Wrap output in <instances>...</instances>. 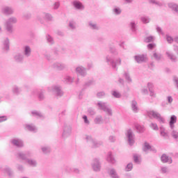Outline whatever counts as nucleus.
Here are the masks:
<instances>
[{"mask_svg": "<svg viewBox=\"0 0 178 178\" xmlns=\"http://www.w3.org/2000/svg\"><path fill=\"white\" fill-rule=\"evenodd\" d=\"M147 115L150 119H152V118H154V119H156L159 123H165V118H163V117H162V115H161L158 112L154 111H147Z\"/></svg>", "mask_w": 178, "mask_h": 178, "instance_id": "5", "label": "nucleus"}, {"mask_svg": "<svg viewBox=\"0 0 178 178\" xmlns=\"http://www.w3.org/2000/svg\"><path fill=\"white\" fill-rule=\"evenodd\" d=\"M33 116H37L38 118H42V114L41 113L34 111L31 112Z\"/></svg>", "mask_w": 178, "mask_h": 178, "instance_id": "49", "label": "nucleus"}, {"mask_svg": "<svg viewBox=\"0 0 178 178\" xmlns=\"http://www.w3.org/2000/svg\"><path fill=\"white\" fill-rule=\"evenodd\" d=\"M21 158L23 161H25V162L28 163V165H29L30 166H32L33 168H35V166H37V161L35 160L27 159L26 157L24 156Z\"/></svg>", "mask_w": 178, "mask_h": 178, "instance_id": "14", "label": "nucleus"}, {"mask_svg": "<svg viewBox=\"0 0 178 178\" xmlns=\"http://www.w3.org/2000/svg\"><path fill=\"white\" fill-rule=\"evenodd\" d=\"M133 170V163H129L125 167V172H131Z\"/></svg>", "mask_w": 178, "mask_h": 178, "instance_id": "39", "label": "nucleus"}, {"mask_svg": "<svg viewBox=\"0 0 178 178\" xmlns=\"http://www.w3.org/2000/svg\"><path fill=\"white\" fill-rule=\"evenodd\" d=\"M76 72L77 74L82 76V77H85L87 76V72L86 71V68L83 66H79L76 68Z\"/></svg>", "mask_w": 178, "mask_h": 178, "instance_id": "15", "label": "nucleus"}, {"mask_svg": "<svg viewBox=\"0 0 178 178\" xmlns=\"http://www.w3.org/2000/svg\"><path fill=\"white\" fill-rule=\"evenodd\" d=\"M162 173H168V168L166 167H161Z\"/></svg>", "mask_w": 178, "mask_h": 178, "instance_id": "64", "label": "nucleus"}, {"mask_svg": "<svg viewBox=\"0 0 178 178\" xmlns=\"http://www.w3.org/2000/svg\"><path fill=\"white\" fill-rule=\"evenodd\" d=\"M166 40L168 44H172L173 41H175V39H173L172 37L169 36V35H166Z\"/></svg>", "mask_w": 178, "mask_h": 178, "instance_id": "51", "label": "nucleus"}, {"mask_svg": "<svg viewBox=\"0 0 178 178\" xmlns=\"http://www.w3.org/2000/svg\"><path fill=\"white\" fill-rule=\"evenodd\" d=\"M171 136H172V137H173V138H175V140H177V138H178V132H177V131L173 130L171 133Z\"/></svg>", "mask_w": 178, "mask_h": 178, "instance_id": "52", "label": "nucleus"}, {"mask_svg": "<svg viewBox=\"0 0 178 178\" xmlns=\"http://www.w3.org/2000/svg\"><path fill=\"white\" fill-rule=\"evenodd\" d=\"M83 119L85 124H90V121L88 120V118H87V115H83Z\"/></svg>", "mask_w": 178, "mask_h": 178, "instance_id": "58", "label": "nucleus"}, {"mask_svg": "<svg viewBox=\"0 0 178 178\" xmlns=\"http://www.w3.org/2000/svg\"><path fill=\"white\" fill-rule=\"evenodd\" d=\"M143 152H156V149L147 142H145L143 146Z\"/></svg>", "mask_w": 178, "mask_h": 178, "instance_id": "9", "label": "nucleus"}, {"mask_svg": "<svg viewBox=\"0 0 178 178\" xmlns=\"http://www.w3.org/2000/svg\"><path fill=\"white\" fill-rule=\"evenodd\" d=\"M23 54H24V56H25V58H29L30 56H31V48L30 47V46H24L23 48Z\"/></svg>", "mask_w": 178, "mask_h": 178, "instance_id": "16", "label": "nucleus"}, {"mask_svg": "<svg viewBox=\"0 0 178 178\" xmlns=\"http://www.w3.org/2000/svg\"><path fill=\"white\" fill-rule=\"evenodd\" d=\"M44 58H45L47 60H51V54H49V53H46V54H44Z\"/></svg>", "mask_w": 178, "mask_h": 178, "instance_id": "62", "label": "nucleus"}, {"mask_svg": "<svg viewBox=\"0 0 178 178\" xmlns=\"http://www.w3.org/2000/svg\"><path fill=\"white\" fill-rule=\"evenodd\" d=\"M5 171L8 175V176H10V177H12L13 176V171L12 170V169H10V168H6Z\"/></svg>", "mask_w": 178, "mask_h": 178, "instance_id": "43", "label": "nucleus"}, {"mask_svg": "<svg viewBox=\"0 0 178 178\" xmlns=\"http://www.w3.org/2000/svg\"><path fill=\"white\" fill-rule=\"evenodd\" d=\"M124 76L125 79L127 80V81H128V83H131L132 80H131V78L130 77V74H129V73L125 72L124 74Z\"/></svg>", "mask_w": 178, "mask_h": 178, "instance_id": "47", "label": "nucleus"}, {"mask_svg": "<svg viewBox=\"0 0 178 178\" xmlns=\"http://www.w3.org/2000/svg\"><path fill=\"white\" fill-rule=\"evenodd\" d=\"M72 3L76 9H79L80 10H83V9H84V6H83V3L79 1H74Z\"/></svg>", "mask_w": 178, "mask_h": 178, "instance_id": "24", "label": "nucleus"}, {"mask_svg": "<svg viewBox=\"0 0 178 178\" xmlns=\"http://www.w3.org/2000/svg\"><path fill=\"white\" fill-rule=\"evenodd\" d=\"M126 136H127L128 144L131 146L134 145L135 140H134V133H133V130L128 129L127 131Z\"/></svg>", "mask_w": 178, "mask_h": 178, "instance_id": "7", "label": "nucleus"}, {"mask_svg": "<svg viewBox=\"0 0 178 178\" xmlns=\"http://www.w3.org/2000/svg\"><path fill=\"white\" fill-rule=\"evenodd\" d=\"M17 23V18L15 17H10L5 24L6 29L8 33L13 32V24H16Z\"/></svg>", "mask_w": 178, "mask_h": 178, "instance_id": "3", "label": "nucleus"}, {"mask_svg": "<svg viewBox=\"0 0 178 178\" xmlns=\"http://www.w3.org/2000/svg\"><path fill=\"white\" fill-rule=\"evenodd\" d=\"M130 26L131 31H133V33H136V31H137V24L135 22H131Z\"/></svg>", "mask_w": 178, "mask_h": 178, "instance_id": "36", "label": "nucleus"}, {"mask_svg": "<svg viewBox=\"0 0 178 178\" xmlns=\"http://www.w3.org/2000/svg\"><path fill=\"white\" fill-rule=\"evenodd\" d=\"M131 106L133 112H135V113L138 112V106H137V102L136 100H133L131 102Z\"/></svg>", "mask_w": 178, "mask_h": 178, "instance_id": "26", "label": "nucleus"}, {"mask_svg": "<svg viewBox=\"0 0 178 178\" xmlns=\"http://www.w3.org/2000/svg\"><path fill=\"white\" fill-rule=\"evenodd\" d=\"M110 52L113 54V55H118V50H116V48L115 47H110Z\"/></svg>", "mask_w": 178, "mask_h": 178, "instance_id": "55", "label": "nucleus"}, {"mask_svg": "<svg viewBox=\"0 0 178 178\" xmlns=\"http://www.w3.org/2000/svg\"><path fill=\"white\" fill-rule=\"evenodd\" d=\"M17 168L19 172H24V167H23L22 165H18Z\"/></svg>", "mask_w": 178, "mask_h": 178, "instance_id": "59", "label": "nucleus"}, {"mask_svg": "<svg viewBox=\"0 0 178 178\" xmlns=\"http://www.w3.org/2000/svg\"><path fill=\"white\" fill-rule=\"evenodd\" d=\"M46 38H47V42L49 43V44H54V38L52 37V36H51V35H47V36H46Z\"/></svg>", "mask_w": 178, "mask_h": 178, "instance_id": "44", "label": "nucleus"}, {"mask_svg": "<svg viewBox=\"0 0 178 178\" xmlns=\"http://www.w3.org/2000/svg\"><path fill=\"white\" fill-rule=\"evenodd\" d=\"M140 20L143 23L145 24H147V23H149L151 19H149L148 17H141Z\"/></svg>", "mask_w": 178, "mask_h": 178, "instance_id": "40", "label": "nucleus"}, {"mask_svg": "<svg viewBox=\"0 0 178 178\" xmlns=\"http://www.w3.org/2000/svg\"><path fill=\"white\" fill-rule=\"evenodd\" d=\"M11 143L13 145H15V147H17L18 148H22L23 147V140L19 138H14L11 140Z\"/></svg>", "mask_w": 178, "mask_h": 178, "instance_id": "13", "label": "nucleus"}, {"mask_svg": "<svg viewBox=\"0 0 178 178\" xmlns=\"http://www.w3.org/2000/svg\"><path fill=\"white\" fill-rule=\"evenodd\" d=\"M153 57L156 60H161L163 58L162 54L161 53H156V52H154L153 54Z\"/></svg>", "mask_w": 178, "mask_h": 178, "instance_id": "34", "label": "nucleus"}, {"mask_svg": "<svg viewBox=\"0 0 178 178\" xmlns=\"http://www.w3.org/2000/svg\"><path fill=\"white\" fill-rule=\"evenodd\" d=\"M26 129L29 130V131H33L34 133L37 131V128L33 124H27Z\"/></svg>", "mask_w": 178, "mask_h": 178, "instance_id": "35", "label": "nucleus"}, {"mask_svg": "<svg viewBox=\"0 0 178 178\" xmlns=\"http://www.w3.org/2000/svg\"><path fill=\"white\" fill-rule=\"evenodd\" d=\"M14 59L15 62H17L18 63H22L24 59V56L20 53H17L14 56Z\"/></svg>", "mask_w": 178, "mask_h": 178, "instance_id": "21", "label": "nucleus"}, {"mask_svg": "<svg viewBox=\"0 0 178 178\" xmlns=\"http://www.w3.org/2000/svg\"><path fill=\"white\" fill-rule=\"evenodd\" d=\"M134 58L137 63H143V62H146L147 60V56L144 54L135 56Z\"/></svg>", "mask_w": 178, "mask_h": 178, "instance_id": "17", "label": "nucleus"}, {"mask_svg": "<svg viewBox=\"0 0 178 178\" xmlns=\"http://www.w3.org/2000/svg\"><path fill=\"white\" fill-rule=\"evenodd\" d=\"M108 175L111 178H120V176L118 174V170L114 168L108 170Z\"/></svg>", "mask_w": 178, "mask_h": 178, "instance_id": "11", "label": "nucleus"}, {"mask_svg": "<svg viewBox=\"0 0 178 178\" xmlns=\"http://www.w3.org/2000/svg\"><path fill=\"white\" fill-rule=\"evenodd\" d=\"M176 122H177V117H176V115H173L170 117V127L172 130H173V129H175V123H176Z\"/></svg>", "mask_w": 178, "mask_h": 178, "instance_id": "20", "label": "nucleus"}, {"mask_svg": "<svg viewBox=\"0 0 178 178\" xmlns=\"http://www.w3.org/2000/svg\"><path fill=\"white\" fill-rule=\"evenodd\" d=\"M98 98H101L102 97H105V92H99L97 94Z\"/></svg>", "mask_w": 178, "mask_h": 178, "instance_id": "60", "label": "nucleus"}, {"mask_svg": "<svg viewBox=\"0 0 178 178\" xmlns=\"http://www.w3.org/2000/svg\"><path fill=\"white\" fill-rule=\"evenodd\" d=\"M69 27L71 29V30L76 29V22L74 21H70L69 22Z\"/></svg>", "mask_w": 178, "mask_h": 178, "instance_id": "46", "label": "nucleus"}, {"mask_svg": "<svg viewBox=\"0 0 178 178\" xmlns=\"http://www.w3.org/2000/svg\"><path fill=\"white\" fill-rule=\"evenodd\" d=\"M94 122L95 124H102L104 123V119H102V115H97L95 120Z\"/></svg>", "mask_w": 178, "mask_h": 178, "instance_id": "27", "label": "nucleus"}, {"mask_svg": "<svg viewBox=\"0 0 178 178\" xmlns=\"http://www.w3.org/2000/svg\"><path fill=\"white\" fill-rule=\"evenodd\" d=\"M106 62H107L108 65H111L112 69L115 71H118V66L122 65V59L120 58H118L115 60L111 56H106Z\"/></svg>", "mask_w": 178, "mask_h": 178, "instance_id": "2", "label": "nucleus"}, {"mask_svg": "<svg viewBox=\"0 0 178 178\" xmlns=\"http://www.w3.org/2000/svg\"><path fill=\"white\" fill-rule=\"evenodd\" d=\"M64 83H66L67 84H71V83H73V78L66 76L63 79Z\"/></svg>", "mask_w": 178, "mask_h": 178, "instance_id": "33", "label": "nucleus"}, {"mask_svg": "<svg viewBox=\"0 0 178 178\" xmlns=\"http://www.w3.org/2000/svg\"><path fill=\"white\" fill-rule=\"evenodd\" d=\"M42 151L44 154H48V152H51V147L49 146L42 147Z\"/></svg>", "mask_w": 178, "mask_h": 178, "instance_id": "41", "label": "nucleus"}, {"mask_svg": "<svg viewBox=\"0 0 178 178\" xmlns=\"http://www.w3.org/2000/svg\"><path fill=\"white\" fill-rule=\"evenodd\" d=\"M160 136L163 137L165 140H168V138H169V134H168L163 126L160 127Z\"/></svg>", "mask_w": 178, "mask_h": 178, "instance_id": "18", "label": "nucleus"}, {"mask_svg": "<svg viewBox=\"0 0 178 178\" xmlns=\"http://www.w3.org/2000/svg\"><path fill=\"white\" fill-rule=\"evenodd\" d=\"M147 88L150 92L149 95L150 97H153V98H155V92H154V84L152 83H147Z\"/></svg>", "mask_w": 178, "mask_h": 178, "instance_id": "22", "label": "nucleus"}, {"mask_svg": "<svg viewBox=\"0 0 178 178\" xmlns=\"http://www.w3.org/2000/svg\"><path fill=\"white\" fill-rule=\"evenodd\" d=\"M3 51H9V39L6 38L3 43Z\"/></svg>", "mask_w": 178, "mask_h": 178, "instance_id": "28", "label": "nucleus"}, {"mask_svg": "<svg viewBox=\"0 0 178 178\" xmlns=\"http://www.w3.org/2000/svg\"><path fill=\"white\" fill-rule=\"evenodd\" d=\"M12 91L13 94H15L16 95H19V94L22 92V89L16 86H14L13 87Z\"/></svg>", "mask_w": 178, "mask_h": 178, "instance_id": "29", "label": "nucleus"}, {"mask_svg": "<svg viewBox=\"0 0 178 178\" xmlns=\"http://www.w3.org/2000/svg\"><path fill=\"white\" fill-rule=\"evenodd\" d=\"M1 12L2 13H3V15H6V16H9V15H13L15 10H13L12 7L5 6L2 8Z\"/></svg>", "mask_w": 178, "mask_h": 178, "instance_id": "12", "label": "nucleus"}, {"mask_svg": "<svg viewBox=\"0 0 178 178\" xmlns=\"http://www.w3.org/2000/svg\"><path fill=\"white\" fill-rule=\"evenodd\" d=\"M134 162H135L136 165H140L141 162H143V159H141L140 156H134Z\"/></svg>", "mask_w": 178, "mask_h": 178, "instance_id": "37", "label": "nucleus"}, {"mask_svg": "<svg viewBox=\"0 0 178 178\" xmlns=\"http://www.w3.org/2000/svg\"><path fill=\"white\" fill-rule=\"evenodd\" d=\"M108 141H110V143H115L116 141V137L114 136H110L108 137Z\"/></svg>", "mask_w": 178, "mask_h": 178, "instance_id": "57", "label": "nucleus"}, {"mask_svg": "<svg viewBox=\"0 0 178 178\" xmlns=\"http://www.w3.org/2000/svg\"><path fill=\"white\" fill-rule=\"evenodd\" d=\"M150 3H153V5H156L157 6H163V3L157 1L156 0H149Z\"/></svg>", "mask_w": 178, "mask_h": 178, "instance_id": "38", "label": "nucleus"}, {"mask_svg": "<svg viewBox=\"0 0 178 178\" xmlns=\"http://www.w3.org/2000/svg\"><path fill=\"white\" fill-rule=\"evenodd\" d=\"M161 161L163 163H172V162H173V160L170 156H161Z\"/></svg>", "mask_w": 178, "mask_h": 178, "instance_id": "25", "label": "nucleus"}, {"mask_svg": "<svg viewBox=\"0 0 178 178\" xmlns=\"http://www.w3.org/2000/svg\"><path fill=\"white\" fill-rule=\"evenodd\" d=\"M88 115H90V116H94V115H95V110L92 108H89L88 109Z\"/></svg>", "mask_w": 178, "mask_h": 178, "instance_id": "48", "label": "nucleus"}, {"mask_svg": "<svg viewBox=\"0 0 178 178\" xmlns=\"http://www.w3.org/2000/svg\"><path fill=\"white\" fill-rule=\"evenodd\" d=\"M91 166L93 172H95L96 173L101 172V169H102L101 162L98 159L95 158L92 160L91 163Z\"/></svg>", "mask_w": 178, "mask_h": 178, "instance_id": "6", "label": "nucleus"}, {"mask_svg": "<svg viewBox=\"0 0 178 178\" xmlns=\"http://www.w3.org/2000/svg\"><path fill=\"white\" fill-rule=\"evenodd\" d=\"M44 19H46L47 20H52V15H51L50 14L44 13Z\"/></svg>", "mask_w": 178, "mask_h": 178, "instance_id": "54", "label": "nucleus"}, {"mask_svg": "<svg viewBox=\"0 0 178 178\" xmlns=\"http://www.w3.org/2000/svg\"><path fill=\"white\" fill-rule=\"evenodd\" d=\"M165 55L168 56V59H170L172 62H177V57L175 56L172 52L168 51L165 52Z\"/></svg>", "mask_w": 178, "mask_h": 178, "instance_id": "23", "label": "nucleus"}, {"mask_svg": "<svg viewBox=\"0 0 178 178\" xmlns=\"http://www.w3.org/2000/svg\"><path fill=\"white\" fill-rule=\"evenodd\" d=\"M89 27L92 30H99V26H98V25L94 22H89Z\"/></svg>", "mask_w": 178, "mask_h": 178, "instance_id": "32", "label": "nucleus"}, {"mask_svg": "<svg viewBox=\"0 0 178 178\" xmlns=\"http://www.w3.org/2000/svg\"><path fill=\"white\" fill-rule=\"evenodd\" d=\"M113 12L117 15H120V13H122V9L119 7H115L113 9Z\"/></svg>", "mask_w": 178, "mask_h": 178, "instance_id": "42", "label": "nucleus"}, {"mask_svg": "<svg viewBox=\"0 0 178 178\" xmlns=\"http://www.w3.org/2000/svg\"><path fill=\"white\" fill-rule=\"evenodd\" d=\"M154 47H155V44H154V43H150V44H147V48L149 49H154Z\"/></svg>", "mask_w": 178, "mask_h": 178, "instance_id": "63", "label": "nucleus"}, {"mask_svg": "<svg viewBox=\"0 0 178 178\" xmlns=\"http://www.w3.org/2000/svg\"><path fill=\"white\" fill-rule=\"evenodd\" d=\"M72 134V127H65L64 128V131L63 132V138H66V137H69Z\"/></svg>", "mask_w": 178, "mask_h": 178, "instance_id": "19", "label": "nucleus"}, {"mask_svg": "<svg viewBox=\"0 0 178 178\" xmlns=\"http://www.w3.org/2000/svg\"><path fill=\"white\" fill-rule=\"evenodd\" d=\"M85 138L86 141L89 143L92 148H99L101 145H104V143L102 141L95 140V139L92 138L90 136L86 135Z\"/></svg>", "mask_w": 178, "mask_h": 178, "instance_id": "4", "label": "nucleus"}, {"mask_svg": "<svg viewBox=\"0 0 178 178\" xmlns=\"http://www.w3.org/2000/svg\"><path fill=\"white\" fill-rule=\"evenodd\" d=\"M154 41V37L148 36L145 39V42H152Z\"/></svg>", "mask_w": 178, "mask_h": 178, "instance_id": "53", "label": "nucleus"}, {"mask_svg": "<svg viewBox=\"0 0 178 178\" xmlns=\"http://www.w3.org/2000/svg\"><path fill=\"white\" fill-rule=\"evenodd\" d=\"M135 128L136 129V131L138 133H144V126H141L138 124H135Z\"/></svg>", "mask_w": 178, "mask_h": 178, "instance_id": "30", "label": "nucleus"}, {"mask_svg": "<svg viewBox=\"0 0 178 178\" xmlns=\"http://www.w3.org/2000/svg\"><path fill=\"white\" fill-rule=\"evenodd\" d=\"M106 161L108 163H111V165H115V163H116V159L113 156H107Z\"/></svg>", "mask_w": 178, "mask_h": 178, "instance_id": "31", "label": "nucleus"}, {"mask_svg": "<svg viewBox=\"0 0 178 178\" xmlns=\"http://www.w3.org/2000/svg\"><path fill=\"white\" fill-rule=\"evenodd\" d=\"M150 127L152 129V130L158 131L159 130V128L158 127V125L156 123L152 122L150 124Z\"/></svg>", "mask_w": 178, "mask_h": 178, "instance_id": "50", "label": "nucleus"}, {"mask_svg": "<svg viewBox=\"0 0 178 178\" xmlns=\"http://www.w3.org/2000/svg\"><path fill=\"white\" fill-rule=\"evenodd\" d=\"M167 101H168V104H171L172 102H173V97H172V96H168L167 97Z\"/></svg>", "mask_w": 178, "mask_h": 178, "instance_id": "61", "label": "nucleus"}, {"mask_svg": "<svg viewBox=\"0 0 178 178\" xmlns=\"http://www.w3.org/2000/svg\"><path fill=\"white\" fill-rule=\"evenodd\" d=\"M52 67L56 70H65V69H66L67 66L63 63L56 62L52 65Z\"/></svg>", "mask_w": 178, "mask_h": 178, "instance_id": "10", "label": "nucleus"}, {"mask_svg": "<svg viewBox=\"0 0 178 178\" xmlns=\"http://www.w3.org/2000/svg\"><path fill=\"white\" fill-rule=\"evenodd\" d=\"M38 98H39V99H40V101H42V99H44V90H42L40 92V93L38 95Z\"/></svg>", "mask_w": 178, "mask_h": 178, "instance_id": "56", "label": "nucleus"}, {"mask_svg": "<svg viewBox=\"0 0 178 178\" xmlns=\"http://www.w3.org/2000/svg\"><path fill=\"white\" fill-rule=\"evenodd\" d=\"M112 95L114 96L115 98H120V97H122V95L116 90L112 92Z\"/></svg>", "mask_w": 178, "mask_h": 178, "instance_id": "45", "label": "nucleus"}, {"mask_svg": "<svg viewBox=\"0 0 178 178\" xmlns=\"http://www.w3.org/2000/svg\"><path fill=\"white\" fill-rule=\"evenodd\" d=\"M97 105L98 106V108L100 111H103V112H105V113H106L108 116H112V115H113V113L112 112V108H111V106L108 104V103L100 101L97 102Z\"/></svg>", "mask_w": 178, "mask_h": 178, "instance_id": "1", "label": "nucleus"}, {"mask_svg": "<svg viewBox=\"0 0 178 178\" xmlns=\"http://www.w3.org/2000/svg\"><path fill=\"white\" fill-rule=\"evenodd\" d=\"M51 92L56 95V97H63V90H62V87L59 86H52Z\"/></svg>", "mask_w": 178, "mask_h": 178, "instance_id": "8", "label": "nucleus"}]
</instances>
